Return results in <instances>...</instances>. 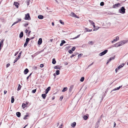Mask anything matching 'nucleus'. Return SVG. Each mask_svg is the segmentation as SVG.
I'll return each mask as SVG.
<instances>
[{"instance_id":"nucleus-1","label":"nucleus","mask_w":128,"mask_h":128,"mask_svg":"<svg viewBox=\"0 0 128 128\" xmlns=\"http://www.w3.org/2000/svg\"><path fill=\"white\" fill-rule=\"evenodd\" d=\"M126 42L124 41L119 42L115 44V47H117L123 45Z\"/></svg>"},{"instance_id":"nucleus-2","label":"nucleus","mask_w":128,"mask_h":128,"mask_svg":"<svg viewBox=\"0 0 128 128\" xmlns=\"http://www.w3.org/2000/svg\"><path fill=\"white\" fill-rule=\"evenodd\" d=\"M125 10L124 7H122L119 10V12L122 14H124L125 13Z\"/></svg>"},{"instance_id":"nucleus-3","label":"nucleus","mask_w":128,"mask_h":128,"mask_svg":"<svg viewBox=\"0 0 128 128\" xmlns=\"http://www.w3.org/2000/svg\"><path fill=\"white\" fill-rule=\"evenodd\" d=\"M101 120V118H99L98 121L96 122L95 126V128H98L100 125V122Z\"/></svg>"},{"instance_id":"nucleus-4","label":"nucleus","mask_w":128,"mask_h":128,"mask_svg":"<svg viewBox=\"0 0 128 128\" xmlns=\"http://www.w3.org/2000/svg\"><path fill=\"white\" fill-rule=\"evenodd\" d=\"M108 51V50H105L103 52L99 54V55L100 56H102L106 54Z\"/></svg>"},{"instance_id":"nucleus-5","label":"nucleus","mask_w":128,"mask_h":128,"mask_svg":"<svg viewBox=\"0 0 128 128\" xmlns=\"http://www.w3.org/2000/svg\"><path fill=\"white\" fill-rule=\"evenodd\" d=\"M30 19V16L29 13H27L26 15L25 14V19L26 20H29Z\"/></svg>"},{"instance_id":"nucleus-6","label":"nucleus","mask_w":128,"mask_h":128,"mask_svg":"<svg viewBox=\"0 0 128 128\" xmlns=\"http://www.w3.org/2000/svg\"><path fill=\"white\" fill-rule=\"evenodd\" d=\"M121 6V5L120 3H118L114 4L113 5V7L114 8H116L117 7H119Z\"/></svg>"},{"instance_id":"nucleus-7","label":"nucleus","mask_w":128,"mask_h":128,"mask_svg":"<svg viewBox=\"0 0 128 128\" xmlns=\"http://www.w3.org/2000/svg\"><path fill=\"white\" fill-rule=\"evenodd\" d=\"M122 86H120L119 87L116 88L114 89L113 90L111 91V92H112L113 91L116 90H119L120 88H121Z\"/></svg>"},{"instance_id":"nucleus-8","label":"nucleus","mask_w":128,"mask_h":128,"mask_svg":"<svg viewBox=\"0 0 128 128\" xmlns=\"http://www.w3.org/2000/svg\"><path fill=\"white\" fill-rule=\"evenodd\" d=\"M119 39V37L118 36H117L116 37V39H114L113 40L112 42V43L113 44L114 42V41H116L118 40Z\"/></svg>"},{"instance_id":"nucleus-9","label":"nucleus","mask_w":128,"mask_h":128,"mask_svg":"<svg viewBox=\"0 0 128 128\" xmlns=\"http://www.w3.org/2000/svg\"><path fill=\"white\" fill-rule=\"evenodd\" d=\"M42 42V39L41 38H40L38 41V44L39 45H40L41 44Z\"/></svg>"},{"instance_id":"nucleus-10","label":"nucleus","mask_w":128,"mask_h":128,"mask_svg":"<svg viewBox=\"0 0 128 128\" xmlns=\"http://www.w3.org/2000/svg\"><path fill=\"white\" fill-rule=\"evenodd\" d=\"M50 86L48 87L46 90L45 93L47 94L48 93V91L50 90Z\"/></svg>"},{"instance_id":"nucleus-11","label":"nucleus","mask_w":128,"mask_h":128,"mask_svg":"<svg viewBox=\"0 0 128 128\" xmlns=\"http://www.w3.org/2000/svg\"><path fill=\"white\" fill-rule=\"evenodd\" d=\"M14 5L16 7L18 8V5L19 4V3L17 2H14Z\"/></svg>"},{"instance_id":"nucleus-12","label":"nucleus","mask_w":128,"mask_h":128,"mask_svg":"<svg viewBox=\"0 0 128 128\" xmlns=\"http://www.w3.org/2000/svg\"><path fill=\"white\" fill-rule=\"evenodd\" d=\"M21 19H18V20L16 21V22H14L12 25V26H13L14 25V24H17V23L20 22V21H21Z\"/></svg>"},{"instance_id":"nucleus-13","label":"nucleus","mask_w":128,"mask_h":128,"mask_svg":"<svg viewBox=\"0 0 128 128\" xmlns=\"http://www.w3.org/2000/svg\"><path fill=\"white\" fill-rule=\"evenodd\" d=\"M62 67V66H55L54 68L57 69H60V68Z\"/></svg>"},{"instance_id":"nucleus-14","label":"nucleus","mask_w":128,"mask_h":128,"mask_svg":"<svg viewBox=\"0 0 128 128\" xmlns=\"http://www.w3.org/2000/svg\"><path fill=\"white\" fill-rule=\"evenodd\" d=\"M23 32H22L19 35V37L20 38H22L23 36Z\"/></svg>"},{"instance_id":"nucleus-15","label":"nucleus","mask_w":128,"mask_h":128,"mask_svg":"<svg viewBox=\"0 0 128 128\" xmlns=\"http://www.w3.org/2000/svg\"><path fill=\"white\" fill-rule=\"evenodd\" d=\"M73 86H72L70 87L69 90V92H71L72 91L73 88Z\"/></svg>"},{"instance_id":"nucleus-16","label":"nucleus","mask_w":128,"mask_h":128,"mask_svg":"<svg viewBox=\"0 0 128 128\" xmlns=\"http://www.w3.org/2000/svg\"><path fill=\"white\" fill-rule=\"evenodd\" d=\"M28 72V68H26L24 71V73L25 74H26Z\"/></svg>"},{"instance_id":"nucleus-17","label":"nucleus","mask_w":128,"mask_h":128,"mask_svg":"<svg viewBox=\"0 0 128 128\" xmlns=\"http://www.w3.org/2000/svg\"><path fill=\"white\" fill-rule=\"evenodd\" d=\"M44 16L42 15H39L38 16V18L39 19H43L44 18Z\"/></svg>"},{"instance_id":"nucleus-18","label":"nucleus","mask_w":128,"mask_h":128,"mask_svg":"<svg viewBox=\"0 0 128 128\" xmlns=\"http://www.w3.org/2000/svg\"><path fill=\"white\" fill-rule=\"evenodd\" d=\"M66 42L65 40H62L60 44V46H62Z\"/></svg>"},{"instance_id":"nucleus-19","label":"nucleus","mask_w":128,"mask_h":128,"mask_svg":"<svg viewBox=\"0 0 128 128\" xmlns=\"http://www.w3.org/2000/svg\"><path fill=\"white\" fill-rule=\"evenodd\" d=\"M16 115L18 117H20V116L21 114L20 112H16Z\"/></svg>"},{"instance_id":"nucleus-20","label":"nucleus","mask_w":128,"mask_h":128,"mask_svg":"<svg viewBox=\"0 0 128 128\" xmlns=\"http://www.w3.org/2000/svg\"><path fill=\"white\" fill-rule=\"evenodd\" d=\"M124 64H122L121 65H120L118 67V68L119 69H120V68H122V67L124 66Z\"/></svg>"},{"instance_id":"nucleus-21","label":"nucleus","mask_w":128,"mask_h":128,"mask_svg":"<svg viewBox=\"0 0 128 128\" xmlns=\"http://www.w3.org/2000/svg\"><path fill=\"white\" fill-rule=\"evenodd\" d=\"M46 94H42V96L44 99H45L46 97Z\"/></svg>"},{"instance_id":"nucleus-22","label":"nucleus","mask_w":128,"mask_h":128,"mask_svg":"<svg viewBox=\"0 0 128 128\" xmlns=\"http://www.w3.org/2000/svg\"><path fill=\"white\" fill-rule=\"evenodd\" d=\"M76 123L75 122H74L72 123L71 124V126L72 127H74L76 126Z\"/></svg>"},{"instance_id":"nucleus-23","label":"nucleus","mask_w":128,"mask_h":128,"mask_svg":"<svg viewBox=\"0 0 128 128\" xmlns=\"http://www.w3.org/2000/svg\"><path fill=\"white\" fill-rule=\"evenodd\" d=\"M115 58V56H114L113 57H111L110 58V59H109L108 60H109V61L110 62L112 60H113Z\"/></svg>"},{"instance_id":"nucleus-24","label":"nucleus","mask_w":128,"mask_h":128,"mask_svg":"<svg viewBox=\"0 0 128 128\" xmlns=\"http://www.w3.org/2000/svg\"><path fill=\"white\" fill-rule=\"evenodd\" d=\"M52 63L53 64H55L56 63V61L54 58L52 60Z\"/></svg>"},{"instance_id":"nucleus-25","label":"nucleus","mask_w":128,"mask_h":128,"mask_svg":"<svg viewBox=\"0 0 128 128\" xmlns=\"http://www.w3.org/2000/svg\"><path fill=\"white\" fill-rule=\"evenodd\" d=\"M20 55H18V57L16 58V59L14 61V64L20 58Z\"/></svg>"},{"instance_id":"nucleus-26","label":"nucleus","mask_w":128,"mask_h":128,"mask_svg":"<svg viewBox=\"0 0 128 128\" xmlns=\"http://www.w3.org/2000/svg\"><path fill=\"white\" fill-rule=\"evenodd\" d=\"M14 100V97L13 96H12L11 97V102L12 103H13Z\"/></svg>"},{"instance_id":"nucleus-27","label":"nucleus","mask_w":128,"mask_h":128,"mask_svg":"<svg viewBox=\"0 0 128 128\" xmlns=\"http://www.w3.org/2000/svg\"><path fill=\"white\" fill-rule=\"evenodd\" d=\"M29 116V115H28V114L27 113V115H25L24 116V118H23L24 119L26 120L27 119V117Z\"/></svg>"},{"instance_id":"nucleus-28","label":"nucleus","mask_w":128,"mask_h":128,"mask_svg":"<svg viewBox=\"0 0 128 128\" xmlns=\"http://www.w3.org/2000/svg\"><path fill=\"white\" fill-rule=\"evenodd\" d=\"M78 54V53H74L72 55L70 56V58H72L73 57H74V56H76V54Z\"/></svg>"},{"instance_id":"nucleus-29","label":"nucleus","mask_w":128,"mask_h":128,"mask_svg":"<svg viewBox=\"0 0 128 128\" xmlns=\"http://www.w3.org/2000/svg\"><path fill=\"white\" fill-rule=\"evenodd\" d=\"M68 89V88L67 87H66L64 88L63 89V90H62V92H64L66 91Z\"/></svg>"},{"instance_id":"nucleus-30","label":"nucleus","mask_w":128,"mask_h":128,"mask_svg":"<svg viewBox=\"0 0 128 128\" xmlns=\"http://www.w3.org/2000/svg\"><path fill=\"white\" fill-rule=\"evenodd\" d=\"M83 118L85 120H86L88 119V116L86 115L84 116L83 117Z\"/></svg>"},{"instance_id":"nucleus-31","label":"nucleus","mask_w":128,"mask_h":128,"mask_svg":"<svg viewBox=\"0 0 128 128\" xmlns=\"http://www.w3.org/2000/svg\"><path fill=\"white\" fill-rule=\"evenodd\" d=\"M26 106V104L23 103L22 105V106L23 108H25Z\"/></svg>"},{"instance_id":"nucleus-32","label":"nucleus","mask_w":128,"mask_h":128,"mask_svg":"<svg viewBox=\"0 0 128 128\" xmlns=\"http://www.w3.org/2000/svg\"><path fill=\"white\" fill-rule=\"evenodd\" d=\"M21 88V86L20 85V84H19L18 85V88L17 89V90L18 91L19 90H20Z\"/></svg>"},{"instance_id":"nucleus-33","label":"nucleus","mask_w":128,"mask_h":128,"mask_svg":"<svg viewBox=\"0 0 128 128\" xmlns=\"http://www.w3.org/2000/svg\"><path fill=\"white\" fill-rule=\"evenodd\" d=\"M84 77H82L80 79V81L81 82H82L84 81Z\"/></svg>"},{"instance_id":"nucleus-34","label":"nucleus","mask_w":128,"mask_h":128,"mask_svg":"<svg viewBox=\"0 0 128 128\" xmlns=\"http://www.w3.org/2000/svg\"><path fill=\"white\" fill-rule=\"evenodd\" d=\"M75 14L73 12H72L70 14V15L71 16L74 17V15H75Z\"/></svg>"},{"instance_id":"nucleus-35","label":"nucleus","mask_w":128,"mask_h":128,"mask_svg":"<svg viewBox=\"0 0 128 128\" xmlns=\"http://www.w3.org/2000/svg\"><path fill=\"white\" fill-rule=\"evenodd\" d=\"M56 73L57 75H58L60 74V71L58 70H57L56 72Z\"/></svg>"},{"instance_id":"nucleus-36","label":"nucleus","mask_w":128,"mask_h":128,"mask_svg":"<svg viewBox=\"0 0 128 128\" xmlns=\"http://www.w3.org/2000/svg\"><path fill=\"white\" fill-rule=\"evenodd\" d=\"M89 22L92 25L94 24V23L91 20H89Z\"/></svg>"},{"instance_id":"nucleus-37","label":"nucleus","mask_w":128,"mask_h":128,"mask_svg":"<svg viewBox=\"0 0 128 128\" xmlns=\"http://www.w3.org/2000/svg\"><path fill=\"white\" fill-rule=\"evenodd\" d=\"M85 30H86L87 32H90L92 30H90L88 28H85Z\"/></svg>"},{"instance_id":"nucleus-38","label":"nucleus","mask_w":128,"mask_h":128,"mask_svg":"<svg viewBox=\"0 0 128 128\" xmlns=\"http://www.w3.org/2000/svg\"><path fill=\"white\" fill-rule=\"evenodd\" d=\"M88 44H90L91 45H92L94 44V42L92 41H90L88 42Z\"/></svg>"},{"instance_id":"nucleus-39","label":"nucleus","mask_w":128,"mask_h":128,"mask_svg":"<svg viewBox=\"0 0 128 128\" xmlns=\"http://www.w3.org/2000/svg\"><path fill=\"white\" fill-rule=\"evenodd\" d=\"M30 40V38H27L26 39V43L27 42V43H28V42H29Z\"/></svg>"},{"instance_id":"nucleus-40","label":"nucleus","mask_w":128,"mask_h":128,"mask_svg":"<svg viewBox=\"0 0 128 128\" xmlns=\"http://www.w3.org/2000/svg\"><path fill=\"white\" fill-rule=\"evenodd\" d=\"M100 6H103L104 5V3L103 2H102L100 4Z\"/></svg>"},{"instance_id":"nucleus-41","label":"nucleus","mask_w":128,"mask_h":128,"mask_svg":"<svg viewBox=\"0 0 128 128\" xmlns=\"http://www.w3.org/2000/svg\"><path fill=\"white\" fill-rule=\"evenodd\" d=\"M59 22L61 24H64V22H62L61 20H60Z\"/></svg>"},{"instance_id":"nucleus-42","label":"nucleus","mask_w":128,"mask_h":128,"mask_svg":"<svg viewBox=\"0 0 128 128\" xmlns=\"http://www.w3.org/2000/svg\"><path fill=\"white\" fill-rule=\"evenodd\" d=\"M36 91V89H34L32 91V92L33 93H35Z\"/></svg>"},{"instance_id":"nucleus-43","label":"nucleus","mask_w":128,"mask_h":128,"mask_svg":"<svg viewBox=\"0 0 128 128\" xmlns=\"http://www.w3.org/2000/svg\"><path fill=\"white\" fill-rule=\"evenodd\" d=\"M83 55V54H79L78 56V58H80V57L82 56Z\"/></svg>"},{"instance_id":"nucleus-44","label":"nucleus","mask_w":128,"mask_h":128,"mask_svg":"<svg viewBox=\"0 0 128 128\" xmlns=\"http://www.w3.org/2000/svg\"><path fill=\"white\" fill-rule=\"evenodd\" d=\"M68 52L70 54H71L73 52H72V50H68Z\"/></svg>"},{"instance_id":"nucleus-45","label":"nucleus","mask_w":128,"mask_h":128,"mask_svg":"<svg viewBox=\"0 0 128 128\" xmlns=\"http://www.w3.org/2000/svg\"><path fill=\"white\" fill-rule=\"evenodd\" d=\"M27 2V4L28 6L30 4V0H27L26 1Z\"/></svg>"},{"instance_id":"nucleus-46","label":"nucleus","mask_w":128,"mask_h":128,"mask_svg":"<svg viewBox=\"0 0 128 128\" xmlns=\"http://www.w3.org/2000/svg\"><path fill=\"white\" fill-rule=\"evenodd\" d=\"M28 44V43L25 42L24 45V47H25Z\"/></svg>"},{"instance_id":"nucleus-47","label":"nucleus","mask_w":128,"mask_h":128,"mask_svg":"<svg viewBox=\"0 0 128 128\" xmlns=\"http://www.w3.org/2000/svg\"><path fill=\"white\" fill-rule=\"evenodd\" d=\"M3 42V41L2 40L0 42V46H1Z\"/></svg>"},{"instance_id":"nucleus-48","label":"nucleus","mask_w":128,"mask_h":128,"mask_svg":"<svg viewBox=\"0 0 128 128\" xmlns=\"http://www.w3.org/2000/svg\"><path fill=\"white\" fill-rule=\"evenodd\" d=\"M98 28H96V27L94 28V29L93 30L94 31H96L97 30H98L99 28V27H98Z\"/></svg>"},{"instance_id":"nucleus-49","label":"nucleus","mask_w":128,"mask_h":128,"mask_svg":"<svg viewBox=\"0 0 128 128\" xmlns=\"http://www.w3.org/2000/svg\"><path fill=\"white\" fill-rule=\"evenodd\" d=\"M76 49V48L75 47H73L72 48L71 50L72 51H74Z\"/></svg>"},{"instance_id":"nucleus-50","label":"nucleus","mask_w":128,"mask_h":128,"mask_svg":"<svg viewBox=\"0 0 128 128\" xmlns=\"http://www.w3.org/2000/svg\"><path fill=\"white\" fill-rule=\"evenodd\" d=\"M80 36V34L78 35L77 36L75 37V38H73V39H75L76 38H78Z\"/></svg>"},{"instance_id":"nucleus-51","label":"nucleus","mask_w":128,"mask_h":128,"mask_svg":"<svg viewBox=\"0 0 128 128\" xmlns=\"http://www.w3.org/2000/svg\"><path fill=\"white\" fill-rule=\"evenodd\" d=\"M28 23H26V24H24V26L25 27H26V26H28Z\"/></svg>"},{"instance_id":"nucleus-52","label":"nucleus","mask_w":128,"mask_h":128,"mask_svg":"<svg viewBox=\"0 0 128 128\" xmlns=\"http://www.w3.org/2000/svg\"><path fill=\"white\" fill-rule=\"evenodd\" d=\"M114 46L115 47V44L113 45L110 46V47H109V48H111L112 47H113Z\"/></svg>"},{"instance_id":"nucleus-53","label":"nucleus","mask_w":128,"mask_h":128,"mask_svg":"<svg viewBox=\"0 0 128 128\" xmlns=\"http://www.w3.org/2000/svg\"><path fill=\"white\" fill-rule=\"evenodd\" d=\"M44 66V65L43 64H41L40 65V67L41 68H42L43 66Z\"/></svg>"},{"instance_id":"nucleus-54","label":"nucleus","mask_w":128,"mask_h":128,"mask_svg":"<svg viewBox=\"0 0 128 128\" xmlns=\"http://www.w3.org/2000/svg\"><path fill=\"white\" fill-rule=\"evenodd\" d=\"M74 17L77 18H79V17L77 16L76 14H75V15L74 16Z\"/></svg>"},{"instance_id":"nucleus-55","label":"nucleus","mask_w":128,"mask_h":128,"mask_svg":"<svg viewBox=\"0 0 128 128\" xmlns=\"http://www.w3.org/2000/svg\"><path fill=\"white\" fill-rule=\"evenodd\" d=\"M10 65V64H8L6 65V67L8 68Z\"/></svg>"},{"instance_id":"nucleus-56","label":"nucleus","mask_w":128,"mask_h":128,"mask_svg":"<svg viewBox=\"0 0 128 128\" xmlns=\"http://www.w3.org/2000/svg\"><path fill=\"white\" fill-rule=\"evenodd\" d=\"M119 69L118 68H116V70H115V71H116V73L117 72L118 70H119Z\"/></svg>"},{"instance_id":"nucleus-57","label":"nucleus","mask_w":128,"mask_h":128,"mask_svg":"<svg viewBox=\"0 0 128 128\" xmlns=\"http://www.w3.org/2000/svg\"><path fill=\"white\" fill-rule=\"evenodd\" d=\"M93 63H94V62H92L91 64H90L88 66V67L90 66L91 65H92L93 64Z\"/></svg>"},{"instance_id":"nucleus-58","label":"nucleus","mask_w":128,"mask_h":128,"mask_svg":"<svg viewBox=\"0 0 128 128\" xmlns=\"http://www.w3.org/2000/svg\"><path fill=\"white\" fill-rule=\"evenodd\" d=\"M55 1H56V2L58 3V4L59 3V2H58V1H59V0H54Z\"/></svg>"},{"instance_id":"nucleus-59","label":"nucleus","mask_w":128,"mask_h":128,"mask_svg":"<svg viewBox=\"0 0 128 128\" xmlns=\"http://www.w3.org/2000/svg\"><path fill=\"white\" fill-rule=\"evenodd\" d=\"M7 92L6 90H4V94H5L7 93Z\"/></svg>"},{"instance_id":"nucleus-60","label":"nucleus","mask_w":128,"mask_h":128,"mask_svg":"<svg viewBox=\"0 0 128 128\" xmlns=\"http://www.w3.org/2000/svg\"><path fill=\"white\" fill-rule=\"evenodd\" d=\"M18 52H16V53H15V54H14V56H16L18 54Z\"/></svg>"},{"instance_id":"nucleus-61","label":"nucleus","mask_w":128,"mask_h":128,"mask_svg":"<svg viewBox=\"0 0 128 128\" xmlns=\"http://www.w3.org/2000/svg\"><path fill=\"white\" fill-rule=\"evenodd\" d=\"M31 32V31H28V36H29L30 34V33Z\"/></svg>"},{"instance_id":"nucleus-62","label":"nucleus","mask_w":128,"mask_h":128,"mask_svg":"<svg viewBox=\"0 0 128 128\" xmlns=\"http://www.w3.org/2000/svg\"><path fill=\"white\" fill-rule=\"evenodd\" d=\"M114 127H115V126H116V123L115 122H114Z\"/></svg>"},{"instance_id":"nucleus-63","label":"nucleus","mask_w":128,"mask_h":128,"mask_svg":"<svg viewBox=\"0 0 128 128\" xmlns=\"http://www.w3.org/2000/svg\"><path fill=\"white\" fill-rule=\"evenodd\" d=\"M28 32V30L27 29H26L25 30V32L26 33H27Z\"/></svg>"},{"instance_id":"nucleus-64","label":"nucleus","mask_w":128,"mask_h":128,"mask_svg":"<svg viewBox=\"0 0 128 128\" xmlns=\"http://www.w3.org/2000/svg\"><path fill=\"white\" fill-rule=\"evenodd\" d=\"M92 25H93V27L94 28H95L96 27L95 25L94 24H92Z\"/></svg>"}]
</instances>
